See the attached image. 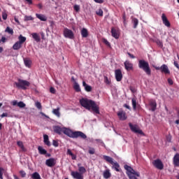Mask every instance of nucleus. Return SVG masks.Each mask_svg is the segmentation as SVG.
I'll return each instance as SVG.
<instances>
[{"label": "nucleus", "mask_w": 179, "mask_h": 179, "mask_svg": "<svg viewBox=\"0 0 179 179\" xmlns=\"http://www.w3.org/2000/svg\"><path fill=\"white\" fill-rule=\"evenodd\" d=\"M80 104L89 111L92 110L94 114H100V108L94 101L83 98L80 100Z\"/></svg>", "instance_id": "f257e3e1"}, {"label": "nucleus", "mask_w": 179, "mask_h": 179, "mask_svg": "<svg viewBox=\"0 0 179 179\" xmlns=\"http://www.w3.org/2000/svg\"><path fill=\"white\" fill-rule=\"evenodd\" d=\"M63 134L64 135H66L69 136V138H81V139H86L87 138V136L82 131H72V130L66 128V127H63Z\"/></svg>", "instance_id": "f03ea898"}, {"label": "nucleus", "mask_w": 179, "mask_h": 179, "mask_svg": "<svg viewBox=\"0 0 179 179\" xmlns=\"http://www.w3.org/2000/svg\"><path fill=\"white\" fill-rule=\"evenodd\" d=\"M138 68L140 69H143V71L148 75V76H150L152 75V70L150 69V66H149V62L141 59L138 61Z\"/></svg>", "instance_id": "7ed1b4c3"}, {"label": "nucleus", "mask_w": 179, "mask_h": 179, "mask_svg": "<svg viewBox=\"0 0 179 179\" xmlns=\"http://www.w3.org/2000/svg\"><path fill=\"white\" fill-rule=\"evenodd\" d=\"M78 171H71V176L74 179H83V174L86 173V169L84 166H80V164H78Z\"/></svg>", "instance_id": "20e7f679"}, {"label": "nucleus", "mask_w": 179, "mask_h": 179, "mask_svg": "<svg viewBox=\"0 0 179 179\" xmlns=\"http://www.w3.org/2000/svg\"><path fill=\"white\" fill-rule=\"evenodd\" d=\"M124 170L127 171L126 173L129 179H138L136 177H140L141 174L139 172H136L132 167L128 165H124Z\"/></svg>", "instance_id": "39448f33"}, {"label": "nucleus", "mask_w": 179, "mask_h": 179, "mask_svg": "<svg viewBox=\"0 0 179 179\" xmlns=\"http://www.w3.org/2000/svg\"><path fill=\"white\" fill-rule=\"evenodd\" d=\"M103 160H106L108 163H110V164H112L113 169H115V171H120V164L117 162H114V159L113 157L107 156V155H103Z\"/></svg>", "instance_id": "423d86ee"}, {"label": "nucleus", "mask_w": 179, "mask_h": 179, "mask_svg": "<svg viewBox=\"0 0 179 179\" xmlns=\"http://www.w3.org/2000/svg\"><path fill=\"white\" fill-rule=\"evenodd\" d=\"M15 85L18 89H22V90H26L29 86H30V83L24 80H18V83H15Z\"/></svg>", "instance_id": "0eeeda50"}, {"label": "nucleus", "mask_w": 179, "mask_h": 179, "mask_svg": "<svg viewBox=\"0 0 179 179\" xmlns=\"http://www.w3.org/2000/svg\"><path fill=\"white\" fill-rule=\"evenodd\" d=\"M129 127L132 132L134 134H138L139 135H143V131L139 129V127L136 124H132V123H129Z\"/></svg>", "instance_id": "6e6552de"}, {"label": "nucleus", "mask_w": 179, "mask_h": 179, "mask_svg": "<svg viewBox=\"0 0 179 179\" xmlns=\"http://www.w3.org/2000/svg\"><path fill=\"white\" fill-rule=\"evenodd\" d=\"M152 164L158 170H163L164 169V165L160 159H155L152 162Z\"/></svg>", "instance_id": "1a4fd4ad"}, {"label": "nucleus", "mask_w": 179, "mask_h": 179, "mask_svg": "<svg viewBox=\"0 0 179 179\" xmlns=\"http://www.w3.org/2000/svg\"><path fill=\"white\" fill-rule=\"evenodd\" d=\"M64 36L66 38H73V32L72 30L65 28L64 29Z\"/></svg>", "instance_id": "9d476101"}, {"label": "nucleus", "mask_w": 179, "mask_h": 179, "mask_svg": "<svg viewBox=\"0 0 179 179\" xmlns=\"http://www.w3.org/2000/svg\"><path fill=\"white\" fill-rule=\"evenodd\" d=\"M45 164L48 167H54L57 164V159L55 158H50L45 161Z\"/></svg>", "instance_id": "9b49d317"}, {"label": "nucleus", "mask_w": 179, "mask_h": 179, "mask_svg": "<svg viewBox=\"0 0 179 179\" xmlns=\"http://www.w3.org/2000/svg\"><path fill=\"white\" fill-rule=\"evenodd\" d=\"M115 76L117 82H121L122 80V72L120 69L115 71Z\"/></svg>", "instance_id": "f8f14e48"}, {"label": "nucleus", "mask_w": 179, "mask_h": 179, "mask_svg": "<svg viewBox=\"0 0 179 179\" xmlns=\"http://www.w3.org/2000/svg\"><path fill=\"white\" fill-rule=\"evenodd\" d=\"M124 68L127 71H132L134 69V64L127 60L124 62Z\"/></svg>", "instance_id": "ddd939ff"}, {"label": "nucleus", "mask_w": 179, "mask_h": 179, "mask_svg": "<svg viewBox=\"0 0 179 179\" xmlns=\"http://www.w3.org/2000/svg\"><path fill=\"white\" fill-rule=\"evenodd\" d=\"M13 106H17L20 108H24V107H26V103L23 101L17 102V101L15 100L13 101Z\"/></svg>", "instance_id": "4468645a"}, {"label": "nucleus", "mask_w": 179, "mask_h": 179, "mask_svg": "<svg viewBox=\"0 0 179 179\" xmlns=\"http://www.w3.org/2000/svg\"><path fill=\"white\" fill-rule=\"evenodd\" d=\"M117 116L119 117L121 121H125V120H127V115L125 114V112L122 110H120L117 113Z\"/></svg>", "instance_id": "2eb2a0df"}, {"label": "nucleus", "mask_w": 179, "mask_h": 179, "mask_svg": "<svg viewBox=\"0 0 179 179\" xmlns=\"http://www.w3.org/2000/svg\"><path fill=\"white\" fill-rule=\"evenodd\" d=\"M161 72L166 75L170 73V70L169 69V66H167V65L166 64H163L162 66H161Z\"/></svg>", "instance_id": "dca6fc26"}, {"label": "nucleus", "mask_w": 179, "mask_h": 179, "mask_svg": "<svg viewBox=\"0 0 179 179\" xmlns=\"http://www.w3.org/2000/svg\"><path fill=\"white\" fill-rule=\"evenodd\" d=\"M162 20L164 24H165V26H166V27H170V22H169V20H167V17H166V15L162 14Z\"/></svg>", "instance_id": "f3484780"}, {"label": "nucleus", "mask_w": 179, "mask_h": 179, "mask_svg": "<svg viewBox=\"0 0 179 179\" xmlns=\"http://www.w3.org/2000/svg\"><path fill=\"white\" fill-rule=\"evenodd\" d=\"M53 129L56 134H59V135H61L64 131V127H61L59 126H55L53 127Z\"/></svg>", "instance_id": "a211bd4d"}, {"label": "nucleus", "mask_w": 179, "mask_h": 179, "mask_svg": "<svg viewBox=\"0 0 179 179\" xmlns=\"http://www.w3.org/2000/svg\"><path fill=\"white\" fill-rule=\"evenodd\" d=\"M31 36H32V38H34V40H35V41H36V43H40V41H41V38L40 37V35H38V34L32 33Z\"/></svg>", "instance_id": "6ab92c4d"}, {"label": "nucleus", "mask_w": 179, "mask_h": 179, "mask_svg": "<svg viewBox=\"0 0 179 179\" xmlns=\"http://www.w3.org/2000/svg\"><path fill=\"white\" fill-rule=\"evenodd\" d=\"M173 164L176 167H179V154L178 153L175 155V156L173 157Z\"/></svg>", "instance_id": "aec40b11"}, {"label": "nucleus", "mask_w": 179, "mask_h": 179, "mask_svg": "<svg viewBox=\"0 0 179 179\" xmlns=\"http://www.w3.org/2000/svg\"><path fill=\"white\" fill-rule=\"evenodd\" d=\"M36 16L39 20H41V22H47V17L45 15L36 13Z\"/></svg>", "instance_id": "412c9836"}, {"label": "nucleus", "mask_w": 179, "mask_h": 179, "mask_svg": "<svg viewBox=\"0 0 179 179\" xmlns=\"http://www.w3.org/2000/svg\"><path fill=\"white\" fill-rule=\"evenodd\" d=\"M150 107H151L152 111H155L156 107H157V104L156 103V101H155V100H150Z\"/></svg>", "instance_id": "4be33fe9"}, {"label": "nucleus", "mask_w": 179, "mask_h": 179, "mask_svg": "<svg viewBox=\"0 0 179 179\" xmlns=\"http://www.w3.org/2000/svg\"><path fill=\"white\" fill-rule=\"evenodd\" d=\"M43 142L47 146H51V143L48 140V136L47 134L43 135Z\"/></svg>", "instance_id": "5701e85b"}, {"label": "nucleus", "mask_w": 179, "mask_h": 179, "mask_svg": "<svg viewBox=\"0 0 179 179\" xmlns=\"http://www.w3.org/2000/svg\"><path fill=\"white\" fill-rule=\"evenodd\" d=\"M83 86L85 92H90L92 90V86L87 85L85 81L83 82Z\"/></svg>", "instance_id": "b1692460"}, {"label": "nucleus", "mask_w": 179, "mask_h": 179, "mask_svg": "<svg viewBox=\"0 0 179 179\" xmlns=\"http://www.w3.org/2000/svg\"><path fill=\"white\" fill-rule=\"evenodd\" d=\"M81 36L84 38H86L87 36H89V32L87 31V29L86 28H83L81 30Z\"/></svg>", "instance_id": "393cba45"}, {"label": "nucleus", "mask_w": 179, "mask_h": 179, "mask_svg": "<svg viewBox=\"0 0 179 179\" xmlns=\"http://www.w3.org/2000/svg\"><path fill=\"white\" fill-rule=\"evenodd\" d=\"M59 110H60L59 108H57L56 109H53L52 111V114L56 115V117H57L58 118L61 117V113H59Z\"/></svg>", "instance_id": "a878e982"}, {"label": "nucleus", "mask_w": 179, "mask_h": 179, "mask_svg": "<svg viewBox=\"0 0 179 179\" xmlns=\"http://www.w3.org/2000/svg\"><path fill=\"white\" fill-rule=\"evenodd\" d=\"M22 43H20L19 41H17L13 45V48L15 50H20V48H22Z\"/></svg>", "instance_id": "bb28decb"}, {"label": "nucleus", "mask_w": 179, "mask_h": 179, "mask_svg": "<svg viewBox=\"0 0 179 179\" xmlns=\"http://www.w3.org/2000/svg\"><path fill=\"white\" fill-rule=\"evenodd\" d=\"M111 33H112L113 37H114L115 38H118L120 37V35H118V32L115 29L112 28Z\"/></svg>", "instance_id": "cd10ccee"}, {"label": "nucleus", "mask_w": 179, "mask_h": 179, "mask_svg": "<svg viewBox=\"0 0 179 179\" xmlns=\"http://www.w3.org/2000/svg\"><path fill=\"white\" fill-rule=\"evenodd\" d=\"M111 177V173H110V170L107 169L103 172V178H110Z\"/></svg>", "instance_id": "c85d7f7f"}, {"label": "nucleus", "mask_w": 179, "mask_h": 179, "mask_svg": "<svg viewBox=\"0 0 179 179\" xmlns=\"http://www.w3.org/2000/svg\"><path fill=\"white\" fill-rule=\"evenodd\" d=\"M32 179H41V176H40V173L37 172H34L31 176Z\"/></svg>", "instance_id": "c756f323"}, {"label": "nucleus", "mask_w": 179, "mask_h": 179, "mask_svg": "<svg viewBox=\"0 0 179 179\" xmlns=\"http://www.w3.org/2000/svg\"><path fill=\"white\" fill-rule=\"evenodd\" d=\"M38 150L40 155H47V150H45V149H43V148L41 146L38 147Z\"/></svg>", "instance_id": "7c9ffc66"}, {"label": "nucleus", "mask_w": 179, "mask_h": 179, "mask_svg": "<svg viewBox=\"0 0 179 179\" xmlns=\"http://www.w3.org/2000/svg\"><path fill=\"white\" fill-rule=\"evenodd\" d=\"M131 22L134 24V29H136V27H138V24H139V20L137 18H133Z\"/></svg>", "instance_id": "2f4dec72"}, {"label": "nucleus", "mask_w": 179, "mask_h": 179, "mask_svg": "<svg viewBox=\"0 0 179 179\" xmlns=\"http://www.w3.org/2000/svg\"><path fill=\"white\" fill-rule=\"evenodd\" d=\"M17 145L22 150V152H26V148H24V145H23V142L22 141H17Z\"/></svg>", "instance_id": "473e14b6"}, {"label": "nucleus", "mask_w": 179, "mask_h": 179, "mask_svg": "<svg viewBox=\"0 0 179 179\" xmlns=\"http://www.w3.org/2000/svg\"><path fill=\"white\" fill-rule=\"evenodd\" d=\"M18 43L23 44L26 41V37L22 36V34L18 36Z\"/></svg>", "instance_id": "72a5a7b5"}, {"label": "nucleus", "mask_w": 179, "mask_h": 179, "mask_svg": "<svg viewBox=\"0 0 179 179\" xmlns=\"http://www.w3.org/2000/svg\"><path fill=\"white\" fill-rule=\"evenodd\" d=\"M24 63L25 66H27V68H30V66L31 65V61L27 59H24Z\"/></svg>", "instance_id": "f704fd0d"}, {"label": "nucleus", "mask_w": 179, "mask_h": 179, "mask_svg": "<svg viewBox=\"0 0 179 179\" xmlns=\"http://www.w3.org/2000/svg\"><path fill=\"white\" fill-rule=\"evenodd\" d=\"M73 87L76 91L80 92V86L79 85V84L77 82H75Z\"/></svg>", "instance_id": "c9c22d12"}, {"label": "nucleus", "mask_w": 179, "mask_h": 179, "mask_svg": "<svg viewBox=\"0 0 179 179\" xmlns=\"http://www.w3.org/2000/svg\"><path fill=\"white\" fill-rule=\"evenodd\" d=\"M131 103H132L133 109L136 110V98H132Z\"/></svg>", "instance_id": "e433bc0d"}, {"label": "nucleus", "mask_w": 179, "mask_h": 179, "mask_svg": "<svg viewBox=\"0 0 179 179\" xmlns=\"http://www.w3.org/2000/svg\"><path fill=\"white\" fill-rule=\"evenodd\" d=\"M2 17L3 20H6V19H8V14L6 13V10L3 11Z\"/></svg>", "instance_id": "4c0bfd02"}, {"label": "nucleus", "mask_w": 179, "mask_h": 179, "mask_svg": "<svg viewBox=\"0 0 179 179\" xmlns=\"http://www.w3.org/2000/svg\"><path fill=\"white\" fill-rule=\"evenodd\" d=\"M6 31L9 34H13V29H10L9 27H8L6 29Z\"/></svg>", "instance_id": "58836bf2"}, {"label": "nucleus", "mask_w": 179, "mask_h": 179, "mask_svg": "<svg viewBox=\"0 0 179 179\" xmlns=\"http://www.w3.org/2000/svg\"><path fill=\"white\" fill-rule=\"evenodd\" d=\"M35 106H36V108H38V110H41V108H42L41 103L36 101L35 103Z\"/></svg>", "instance_id": "ea45409f"}, {"label": "nucleus", "mask_w": 179, "mask_h": 179, "mask_svg": "<svg viewBox=\"0 0 179 179\" xmlns=\"http://www.w3.org/2000/svg\"><path fill=\"white\" fill-rule=\"evenodd\" d=\"M96 15L98 16H103V10L101 8H99L98 10L96 11Z\"/></svg>", "instance_id": "a19ab883"}, {"label": "nucleus", "mask_w": 179, "mask_h": 179, "mask_svg": "<svg viewBox=\"0 0 179 179\" xmlns=\"http://www.w3.org/2000/svg\"><path fill=\"white\" fill-rule=\"evenodd\" d=\"M88 152H89L90 155H94V153H96V150H94V148H90Z\"/></svg>", "instance_id": "79ce46f5"}, {"label": "nucleus", "mask_w": 179, "mask_h": 179, "mask_svg": "<svg viewBox=\"0 0 179 179\" xmlns=\"http://www.w3.org/2000/svg\"><path fill=\"white\" fill-rule=\"evenodd\" d=\"M73 8L76 12H79V10H80V6L78 4L74 5Z\"/></svg>", "instance_id": "37998d69"}, {"label": "nucleus", "mask_w": 179, "mask_h": 179, "mask_svg": "<svg viewBox=\"0 0 179 179\" xmlns=\"http://www.w3.org/2000/svg\"><path fill=\"white\" fill-rule=\"evenodd\" d=\"M156 43H157V45H159V47H163V43H162L160 40H157V41H156Z\"/></svg>", "instance_id": "c03bdc74"}, {"label": "nucleus", "mask_w": 179, "mask_h": 179, "mask_svg": "<svg viewBox=\"0 0 179 179\" xmlns=\"http://www.w3.org/2000/svg\"><path fill=\"white\" fill-rule=\"evenodd\" d=\"M3 169L0 168V178H1V179H3Z\"/></svg>", "instance_id": "a18cd8bd"}, {"label": "nucleus", "mask_w": 179, "mask_h": 179, "mask_svg": "<svg viewBox=\"0 0 179 179\" xmlns=\"http://www.w3.org/2000/svg\"><path fill=\"white\" fill-rule=\"evenodd\" d=\"M52 145L53 146H55V148H58V142L55 140H53L52 141Z\"/></svg>", "instance_id": "49530a36"}, {"label": "nucleus", "mask_w": 179, "mask_h": 179, "mask_svg": "<svg viewBox=\"0 0 179 179\" xmlns=\"http://www.w3.org/2000/svg\"><path fill=\"white\" fill-rule=\"evenodd\" d=\"M104 82L106 83V85H110V80H108V78L104 77Z\"/></svg>", "instance_id": "de8ad7c7"}, {"label": "nucleus", "mask_w": 179, "mask_h": 179, "mask_svg": "<svg viewBox=\"0 0 179 179\" xmlns=\"http://www.w3.org/2000/svg\"><path fill=\"white\" fill-rule=\"evenodd\" d=\"M20 174H21V176L23 178L26 177V172H24V171H20Z\"/></svg>", "instance_id": "09e8293b"}, {"label": "nucleus", "mask_w": 179, "mask_h": 179, "mask_svg": "<svg viewBox=\"0 0 179 179\" xmlns=\"http://www.w3.org/2000/svg\"><path fill=\"white\" fill-rule=\"evenodd\" d=\"M6 38L5 36H2L1 39L0 40V43H6Z\"/></svg>", "instance_id": "8fccbe9b"}, {"label": "nucleus", "mask_w": 179, "mask_h": 179, "mask_svg": "<svg viewBox=\"0 0 179 179\" xmlns=\"http://www.w3.org/2000/svg\"><path fill=\"white\" fill-rule=\"evenodd\" d=\"M96 142L100 143L102 146H104V143L103 142V141H101L100 139H96Z\"/></svg>", "instance_id": "3c124183"}, {"label": "nucleus", "mask_w": 179, "mask_h": 179, "mask_svg": "<svg viewBox=\"0 0 179 179\" xmlns=\"http://www.w3.org/2000/svg\"><path fill=\"white\" fill-rule=\"evenodd\" d=\"M50 93H52L53 94L55 93V88L51 87L50 89Z\"/></svg>", "instance_id": "603ef678"}, {"label": "nucleus", "mask_w": 179, "mask_h": 179, "mask_svg": "<svg viewBox=\"0 0 179 179\" xmlns=\"http://www.w3.org/2000/svg\"><path fill=\"white\" fill-rule=\"evenodd\" d=\"M26 20H33V17L31 16H26L25 17Z\"/></svg>", "instance_id": "864d4df0"}, {"label": "nucleus", "mask_w": 179, "mask_h": 179, "mask_svg": "<svg viewBox=\"0 0 179 179\" xmlns=\"http://www.w3.org/2000/svg\"><path fill=\"white\" fill-rule=\"evenodd\" d=\"M94 1L96 3H103V2H104V0H94Z\"/></svg>", "instance_id": "5fc2aeb1"}, {"label": "nucleus", "mask_w": 179, "mask_h": 179, "mask_svg": "<svg viewBox=\"0 0 179 179\" xmlns=\"http://www.w3.org/2000/svg\"><path fill=\"white\" fill-rule=\"evenodd\" d=\"M174 66L178 69H179V64H178V62H174Z\"/></svg>", "instance_id": "6e6d98bb"}, {"label": "nucleus", "mask_w": 179, "mask_h": 179, "mask_svg": "<svg viewBox=\"0 0 179 179\" xmlns=\"http://www.w3.org/2000/svg\"><path fill=\"white\" fill-rule=\"evenodd\" d=\"M7 116H8V113H3L1 115V118H3V117H7Z\"/></svg>", "instance_id": "4d7b16f0"}, {"label": "nucleus", "mask_w": 179, "mask_h": 179, "mask_svg": "<svg viewBox=\"0 0 179 179\" xmlns=\"http://www.w3.org/2000/svg\"><path fill=\"white\" fill-rule=\"evenodd\" d=\"M73 153H72V151H71V150L68 149L67 150V155H69L70 156H71Z\"/></svg>", "instance_id": "13d9d810"}, {"label": "nucleus", "mask_w": 179, "mask_h": 179, "mask_svg": "<svg viewBox=\"0 0 179 179\" xmlns=\"http://www.w3.org/2000/svg\"><path fill=\"white\" fill-rule=\"evenodd\" d=\"M168 83L170 84V85H173V80L171 78H169L168 79Z\"/></svg>", "instance_id": "bf43d9fd"}, {"label": "nucleus", "mask_w": 179, "mask_h": 179, "mask_svg": "<svg viewBox=\"0 0 179 179\" xmlns=\"http://www.w3.org/2000/svg\"><path fill=\"white\" fill-rule=\"evenodd\" d=\"M71 156L72 160H76V155L72 154V155Z\"/></svg>", "instance_id": "052dcab7"}, {"label": "nucleus", "mask_w": 179, "mask_h": 179, "mask_svg": "<svg viewBox=\"0 0 179 179\" xmlns=\"http://www.w3.org/2000/svg\"><path fill=\"white\" fill-rule=\"evenodd\" d=\"M71 156L72 160H76V155L72 154V155Z\"/></svg>", "instance_id": "680f3d73"}, {"label": "nucleus", "mask_w": 179, "mask_h": 179, "mask_svg": "<svg viewBox=\"0 0 179 179\" xmlns=\"http://www.w3.org/2000/svg\"><path fill=\"white\" fill-rule=\"evenodd\" d=\"M71 156L72 160H76V155L72 154V155Z\"/></svg>", "instance_id": "e2e57ef3"}, {"label": "nucleus", "mask_w": 179, "mask_h": 179, "mask_svg": "<svg viewBox=\"0 0 179 179\" xmlns=\"http://www.w3.org/2000/svg\"><path fill=\"white\" fill-rule=\"evenodd\" d=\"M129 57H130V58H132V59H134L135 58V56H134V55L131 54V53H128Z\"/></svg>", "instance_id": "0e129e2a"}, {"label": "nucleus", "mask_w": 179, "mask_h": 179, "mask_svg": "<svg viewBox=\"0 0 179 179\" xmlns=\"http://www.w3.org/2000/svg\"><path fill=\"white\" fill-rule=\"evenodd\" d=\"M124 107H125L126 108H127L128 110H131V106H129V105L124 104Z\"/></svg>", "instance_id": "69168bd1"}, {"label": "nucleus", "mask_w": 179, "mask_h": 179, "mask_svg": "<svg viewBox=\"0 0 179 179\" xmlns=\"http://www.w3.org/2000/svg\"><path fill=\"white\" fill-rule=\"evenodd\" d=\"M103 42L105 43V44H106V45H110V43L107 40L104 39Z\"/></svg>", "instance_id": "338daca9"}, {"label": "nucleus", "mask_w": 179, "mask_h": 179, "mask_svg": "<svg viewBox=\"0 0 179 179\" xmlns=\"http://www.w3.org/2000/svg\"><path fill=\"white\" fill-rule=\"evenodd\" d=\"M14 179H19V177H17V176L16 175H13Z\"/></svg>", "instance_id": "774afa93"}]
</instances>
